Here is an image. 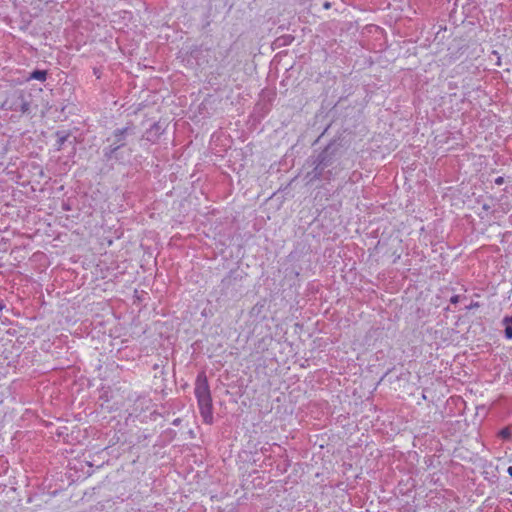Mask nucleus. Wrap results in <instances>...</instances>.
Returning a JSON list of instances; mask_svg holds the SVG:
<instances>
[{
    "label": "nucleus",
    "mask_w": 512,
    "mask_h": 512,
    "mask_svg": "<svg viewBox=\"0 0 512 512\" xmlns=\"http://www.w3.org/2000/svg\"><path fill=\"white\" fill-rule=\"evenodd\" d=\"M194 394L197 399L200 415L205 424L213 423V405L210 387L206 374L201 372L197 375L195 381Z\"/></svg>",
    "instance_id": "f257e3e1"
},
{
    "label": "nucleus",
    "mask_w": 512,
    "mask_h": 512,
    "mask_svg": "<svg viewBox=\"0 0 512 512\" xmlns=\"http://www.w3.org/2000/svg\"><path fill=\"white\" fill-rule=\"evenodd\" d=\"M132 133L133 131L130 127L116 129L113 132L112 136L107 139L110 144L103 149V154L107 161L120 159L118 151L126 145L127 136Z\"/></svg>",
    "instance_id": "f03ea898"
},
{
    "label": "nucleus",
    "mask_w": 512,
    "mask_h": 512,
    "mask_svg": "<svg viewBox=\"0 0 512 512\" xmlns=\"http://www.w3.org/2000/svg\"><path fill=\"white\" fill-rule=\"evenodd\" d=\"M314 164H315L314 169L311 172H308L306 175V179H307L308 183H312L316 180H321V179L330 181L338 174V171L333 172L332 170H326L316 160H315Z\"/></svg>",
    "instance_id": "7ed1b4c3"
},
{
    "label": "nucleus",
    "mask_w": 512,
    "mask_h": 512,
    "mask_svg": "<svg viewBox=\"0 0 512 512\" xmlns=\"http://www.w3.org/2000/svg\"><path fill=\"white\" fill-rule=\"evenodd\" d=\"M316 161L320 163L326 170H332L340 171L342 168H337L336 166H333L334 164V158L333 156L328 152V150L322 151L316 158Z\"/></svg>",
    "instance_id": "20e7f679"
},
{
    "label": "nucleus",
    "mask_w": 512,
    "mask_h": 512,
    "mask_svg": "<svg viewBox=\"0 0 512 512\" xmlns=\"http://www.w3.org/2000/svg\"><path fill=\"white\" fill-rule=\"evenodd\" d=\"M502 325L505 327L504 334L508 340L512 339V315L502 319Z\"/></svg>",
    "instance_id": "39448f33"
},
{
    "label": "nucleus",
    "mask_w": 512,
    "mask_h": 512,
    "mask_svg": "<svg viewBox=\"0 0 512 512\" xmlns=\"http://www.w3.org/2000/svg\"><path fill=\"white\" fill-rule=\"evenodd\" d=\"M46 78L47 72L45 70H35L29 76V79H34L42 82L45 81Z\"/></svg>",
    "instance_id": "423d86ee"
},
{
    "label": "nucleus",
    "mask_w": 512,
    "mask_h": 512,
    "mask_svg": "<svg viewBox=\"0 0 512 512\" xmlns=\"http://www.w3.org/2000/svg\"><path fill=\"white\" fill-rule=\"evenodd\" d=\"M511 433H510V430L508 428H504L500 431V436L503 438V439H508L510 437Z\"/></svg>",
    "instance_id": "0eeeda50"
},
{
    "label": "nucleus",
    "mask_w": 512,
    "mask_h": 512,
    "mask_svg": "<svg viewBox=\"0 0 512 512\" xmlns=\"http://www.w3.org/2000/svg\"><path fill=\"white\" fill-rule=\"evenodd\" d=\"M28 110H29V104L27 102H23L21 105V111L25 113Z\"/></svg>",
    "instance_id": "6e6552de"
},
{
    "label": "nucleus",
    "mask_w": 512,
    "mask_h": 512,
    "mask_svg": "<svg viewBox=\"0 0 512 512\" xmlns=\"http://www.w3.org/2000/svg\"><path fill=\"white\" fill-rule=\"evenodd\" d=\"M494 183L496 185H502L504 183V178L502 176H499L494 180Z\"/></svg>",
    "instance_id": "1a4fd4ad"
},
{
    "label": "nucleus",
    "mask_w": 512,
    "mask_h": 512,
    "mask_svg": "<svg viewBox=\"0 0 512 512\" xmlns=\"http://www.w3.org/2000/svg\"><path fill=\"white\" fill-rule=\"evenodd\" d=\"M450 302L456 304L459 302V295H454L451 297Z\"/></svg>",
    "instance_id": "9d476101"
},
{
    "label": "nucleus",
    "mask_w": 512,
    "mask_h": 512,
    "mask_svg": "<svg viewBox=\"0 0 512 512\" xmlns=\"http://www.w3.org/2000/svg\"><path fill=\"white\" fill-rule=\"evenodd\" d=\"M507 472L512 477V466L508 467Z\"/></svg>",
    "instance_id": "9b49d317"
},
{
    "label": "nucleus",
    "mask_w": 512,
    "mask_h": 512,
    "mask_svg": "<svg viewBox=\"0 0 512 512\" xmlns=\"http://www.w3.org/2000/svg\"><path fill=\"white\" fill-rule=\"evenodd\" d=\"M324 8H325V9H329V8H330V3H329V2H326V3L324 4Z\"/></svg>",
    "instance_id": "f8f14e48"
}]
</instances>
